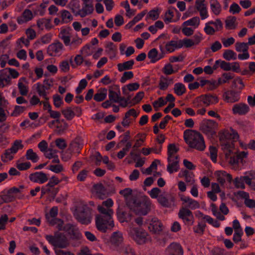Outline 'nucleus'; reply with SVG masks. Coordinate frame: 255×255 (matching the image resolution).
<instances>
[{"label":"nucleus","instance_id":"40","mask_svg":"<svg viewBox=\"0 0 255 255\" xmlns=\"http://www.w3.org/2000/svg\"><path fill=\"white\" fill-rule=\"evenodd\" d=\"M25 157L27 160H30L34 163L36 162L39 160V157L32 149H29L27 150Z\"/></svg>","mask_w":255,"mask_h":255},{"label":"nucleus","instance_id":"48","mask_svg":"<svg viewBox=\"0 0 255 255\" xmlns=\"http://www.w3.org/2000/svg\"><path fill=\"white\" fill-rule=\"evenodd\" d=\"M158 55L157 50L154 48L149 51L147 54V56L149 59H150V62L151 63H155L158 59H157V56Z\"/></svg>","mask_w":255,"mask_h":255},{"label":"nucleus","instance_id":"51","mask_svg":"<svg viewBox=\"0 0 255 255\" xmlns=\"http://www.w3.org/2000/svg\"><path fill=\"white\" fill-rule=\"evenodd\" d=\"M225 171H217L215 172V175L217 177V180L221 185H223L225 183Z\"/></svg>","mask_w":255,"mask_h":255},{"label":"nucleus","instance_id":"49","mask_svg":"<svg viewBox=\"0 0 255 255\" xmlns=\"http://www.w3.org/2000/svg\"><path fill=\"white\" fill-rule=\"evenodd\" d=\"M248 43L245 42H237L235 45L236 50L238 52H247L248 50Z\"/></svg>","mask_w":255,"mask_h":255},{"label":"nucleus","instance_id":"35","mask_svg":"<svg viewBox=\"0 0 255 255\" xmlns=\"http://www.w3.org/2000/svg\"><path fill=\"white\" fill-rule=\"evenodd\" d=\"M61 16L62 23H67L73 20V16L70 12L67 10H62L61 11Z\"/></svg>","mask_w":255,"mask_h":255},{"label":"nucleus","instance_id":"2","mask_svg":"<svg viewBox=\"0 0 255 255\" xmlns=\"http://www.w3.org/2000/svg\"><path fill=\"white\" fill-rule=\"evenodd\" d=\"M184 139L191 148L203 151L206 145L203 135L198 131L187 129L184 131Z\"/></svg>","mask_w":255,"mask_h":255},{"label":"nucleus","instance_id":"32","mask_svg":"<svg viewBox=\"0 0 255 255\" xmlns=\"http://www.w3.org/2000/svg\"><path fill=\"white\" fill-rule=\"evenodd\" d=\"M245 87V85L243 82L242 79L241 78H237L235 79L231 86V90H238L241 92V90L243 89Z\"/></svg>","mask_w":255,"mask_h":255},{"label":"nucleus","instance_id":"64","mask_svg":"<svg viewBox=\"0 0 255 255\" xmlns=\"http://www.w3.org/2000/svg\"><path fill=\"white\" fill-rule=\"evenodd\" d=\"M123 253L124 255H136L134 250L129 245L124 248Z\"/></svg>","mask_w":255,"mask_h":255},{"label":"nucleus","instance_id":"11","mask_svg":"<svg viewBox=\"0 0 255 255\" xmlns=\"http://www.w3.org/2000/svg\"><path fill=\"white\" fill-rule=\"evenodd\" d=\"M63 231L67 233L70 239L72 240H79L82 237L78 228L72 224H66L63 227Z\"/></svg>","mask_w":255,"mask_h":255},{"label":"nucleus","instance_id":"56","mask_svg":"<svg viewBox=\"0 0 255 255\" xmlns=\"http://www.w3.org/2000/svg\"><path fill=\"white\" fill-rule=\"evenodd\" d=\"M210 158L213 162L216 163L217 162V148L213 146H210L209 147Z\"/></svg>","mask_w":255,"mask_h":255},{"label":"nucleus","instance_id":"54","mask_svg":"<svg viewBox=\"0 0 255 255\" xmlns=\"http://www.w3.org/2000/svg\"><path fill=\"white\" fill-rule=\"evenodd\" d=\"M206 225L205 222H199L197 227L193 228L194 231L201 235H203Z\"/></svg>","mask_w":255,"mask_h":255},{"label":"nucleus","instance_id":"20","mask_svg":"<svg viewBox=\"0 0 255 255\" xmlns=\"http://www.w3.org/2000/svg\"><path fill=\"white\" fill-rule=\"evenodd\" d=\"M33 18V15L31 11L29 9H25L22 15L17 18V21L18 24H21L31 20Z\"/></svg>","mask_w":255,"mask_h":255},{"label":"nucleus","instance_id":"14","mask_svg":"<svg viewBox=\"0 0 255 255\" xmlns=\"http://www.w3.org/2000/svg\"><path fill=\"white\" fill-rule=\"evenodd\" d=\"M241 92L238 90H230L225 92L223 95V100L228 103H235L240 100Z\"/></svg>","mask_w":255,"mask_h":255},{"label":"nucleus","instance_id":"52","mask_svg":"<svg viewBox=\"0 0 255 255\" xmlns=\"http://www.w3.org/2000/svg\"><path fill=\"white\" fill-rule=\"evenodd\" d=\"M177 71L178 69L174 70L172 65L170 63L166 64L162 69L163 72L167 75H171L173 73L177 72Z\"/></svg>","mask_w":255,"mask_h":255},{"label":"nucleus","instance_id":"24","mask_svg":"<svg viewBox=\"0 0 255 255\" xmlns=\"http://www.w3.org/2000/svg\"><path fill=\"white\" fill-rule=\"evenodd\" d=\"M181 200L184 202L188 203V205L185 207L187 209L190 208L192 210H194L200 207L199 202L190 198L189 197H182L181 198Z\"/></svg>","mask_w":255,"mask_h":255},{"label":"nucleus","instance_id":"18","mask_svg":"<svg viewBox=\"0 0 255 255\" xmlns=\"http://www.w3.org/2000/svg\"><path fill=\"white\" fill-rule=\"evenodd\" d=\"M249 107L246 104L239 103L235 104L232 108L234 114H239L240 115H245L249 111Z\"/></svg>","mask_w":255,"mask_h":255},{"label":"nucleus","instance_id":"19","mask_svg":"<svg viewBox=\"0 0 255 255\" xmlns=\"http://www.w3.org/2000/svg\"><path fill=\"white\" fill-rule=\"evenodd\" d=\"M200 99L207 106H209L210 104L218 103L219 102L217 96L211 94L202 95L200 96Z\"/></svg>","mask_w":255,"mask_h":255},{"label":"nucleus","instance_id":"50","mask_svg":"<svg viewBox=\"0 0 255 255\" xmlns=\"http://www.w3.org/2000/svg\"><path fill=\"white\" fill-rule=\"evenodd\" d=\"M61 181V180H59L56 176H53L49 179L48 183L46 185V187H55V186L60 183Z\"/></svg>","mask_w":255,"mask_h":255},{"label":"nucleus","instance_id":"59","mask_svg":"<svg viewBox=\"0 0 255 255\" xmlns=\"http://www.w3.org/2000/svg\"><path fill=\"white\" fill-rule=\"evenodd\" d=\"M133 77V73L132 71L125 72L120 79V82L124 83L127 80L131 79Z\"/></svg>","mask_w":255,"mask_h":255},{"label":"nucleus","instance_id":"13","mask_svg":"<svg viewBox=\"0 0 255 255\" xmlns=\"http://www.w3.org/2000/svg\"><path fill=\"white\" fill-rule=\"evenodd\" d=\"M231 129L232 132H230L228 130H225L219 132L220 141L231 140V139L236 140L239 139V135L238 132L232 128Z\"/></svg>","mask_w":255,"mask_h":255},{"label":"nucleus","instance_id":"26","mask_svg":"<svg viewBox=\"0 0 255 255\" xmlns=\"http://www.w3.org/2000/svg\"><path fill=\"white\" fill-rule=\"evenodd\" d=\"M121 93L117 94V92L113 90H109V98L110 101L114 103H119L125 99L124 97H121Z\"/></svg>","mask_w":255,"mask_h":255},{"label":"nucleus","instance_id":"61","mask_svg":"<svg viewBox=\"0 0 255 255\" xmlns=\"http://www.w3.org/2000/svg\"><path fill=\"white\" fill-rule=\"evenodd\" d=\"M46 104L48 105V112L50 114V117L53 119L59 118L61 116L60 112L52 110L51 106L49 103H46Z\"/></svg>","mask_w":255,"mask_h":255},{"label":"nucleus","instance_id":"1","mask_svg":"<svg viewBox=\"0 0 255 255\" xmlns=\"http://www.w3.org/2000/svg\"><path fill=\"white\" fill-rule=\"evenodd\" d=\"M126 205L137 215H146L150 210V202L146 197H132L127 200Z\"/></svg>","mask_w":255,"mask_h":255},{"label":"nucleus","instance_id":"55","mask_svg":"<svg viewBox=\"0 0 255 255\" xmlns=\"http://www.w3.org/2000/svg\"><path fill=\"white\" fill-rule=\"evenodd\" d=\"M244 181H245V180L243 179V176H241L240 178L236 177L234 181L235 187L237 188L245 189V185Z\"/></svg>","mask_w":255,"mask_h":255},{"label":"nucleus","instance_id":"34","mask_svg":"<svg viewBox=\"0 0 255 255\" xmlns=\"http://www.w3.org/2000/svg\"><path fill=\"white\" fill-rule=\"evenodd\" d=\"M236 17L234 16H229L227 17L225 20V27L227 29H234L236 28L235 22Z\"/></svg>","mask_w":255,"mask_h":255},{"label":"nucleus","instance_id":"28","mask_svg":"<svg viewBox=\"0 0 255 255\" xmlns=\"http://www.w3.org/2000/svg\"><path fill=\"white\" fill-rule=\"evenodd\" d=\"M134 63V61L132 59L122 63H119L117 65L118 69L120 72L132 69Z\"/></svg>","mask_w":255,"mask_h":255},{"label":"nucleus","instance_id":"43","mask_svg":"<svg viewBox=\"0 0 255 255\" xmlns=\"http://www.w3.org/2000/svg\"><path fill=\"white\" fill-rule=\"evenodd\" d=\"M223 57L228 61H230L231 59L236 60L237 59V54L233 50L228 49L224 51Z\"/></svg>","mask_w":255,"mask_h":255},{"label":"nucleus","instance_id":"17","mask_svg":"<svg viewBox=\"0 0 255 255\" xmlns=\"http://www.w3.org/2000/svg\"><path fill=\"white\" fill-rule=\"evenodd\" d=\"M148 228L152 234H159L163 230V225L157 218H154L152 219Z\"/></svg>","mask_w":255,"mask_h":255},{"label":"nucleus","instance_id":"4","mask_svg":"<svg viewBox=\"0 0 255 255\" xmlns=\"http://www.w3.org/2000/svg\"><path fill=\"white\" fill-rule=\"evenodd\" d=\"M92 209L87 205L80 207L77 212L76 219L83 225H88L91 222Z\"/></svg>","mask_w":255,"mask_h":255},{"label":"nucleus","instance_id":"29","mask_svg":"<svg viewBox=\"0 0 255 255\" xmlns=\"http://www.w3.org/2000/svg\"><path fill=\"white\" fill-rule=\"evenodd\" d=\"M98 210L101 215H98L97 216H101L102 217H108L109 219L111 218L114 214V211L111 209L105 208L103 206H98Z\"/></svg>","mask_w":255,"mask_h":255},{"label":"nucleus","instance_id":"62","mask_svg":"<svg viewBox=\"0 0 255 255\" xmlns=\"http://www.w3.org/2000/svg\"><path fill=\"white\" fill-rule=\"evenodd\" d=\"M25 110V108L24 107L20 106H15L13 111L12 113L11 114V116H17L20 114L22 113L24 110Z\"/></svg>","mask_w":255,"mask_h":255},{"label":"nucleus","instance_id":"47","mask_svg":"<svg viewBox=\"0 0 255 255\" xmlns=\"http://www.w3.org/2000/svg\"><path fill=\"white\" fill-rule=\"evenodd\" d=\"M200 24V19L198 16L194 17L183 22V25L184 26H198Z\"/></svg>","mask_w":255,"mask_h":255},{"label":"nucleus","instance_id":"23","mask_svg":"<svg viewBox=\"0 0 255 255\" xmlns=\"http://www.w3.org/2000/svg\"><path fill=\"white\" fill-rule=\"evenodd\" d=\"M71 30L70 27L66 28H62L58 35L59 37L63 41L64 43L66 46L69 45L70 43L69 31Z\"/></svg>","mask_w":255,"mask_h":255},{"label":"nucleus","instance_id":"60","mask_svg":"<svg viewBox=\"0 0 255 255\" xmlns=\"http://www.w3.org/2000/svg\"><path fill=\"white\" fill-rule=\"evenodd\" d=\"M182 176L185 177V181L187 182L194 181L193 179L194 174L193 172H189L188 170H185L182 172Z\"/></svg>","mask_w":255,"mask_h":255},{"label":"nucleus","instance_id":"5","mask_svg":"<svg viewBox=\"0 0 255 255\" xmlns=\"http://www.w3.org/2000/svg\"><path fill=\"white\" fill-rule=\"evenodd\" d=\"M217 127L218 124L215 121L204 119L200 123L199 129L209 138H212L216 134L215 129Z\"/></svg>","mask_w":255,"mask_h":255},{"label":"nucleus","instance_id":"37","mask_svg":"<svg viewBox=\"0 0 255 255\" xmlns=\"http://www.w3.org/2000/svg\"><path fill=\"white\" fill-rule=\"evenodd\" d=\"M111 243L119 245L123 241V236L119 232H114L110 238Z\"/></svg>","mask_w":255,"mask_h":255},{"label":"nucleus","instance_id":"53","mask_svg":"<svg viewBox=\"0 0 255 255\" xmlns=\"http://www.w3.org/2000/svg\"><path fill=\"white\" fill-rule=\"evenodd\" d=\"M157 200L160 204L163 207H168L170 206V203L169 202L167 197L163 195H160Z\"/></svg>","mask_w":255,"mask_h":255},{"label":"nucleus","instance_id":"16","mask_svg":"<svg viewBox=\"0 0 255 255\" xmlns=\"http://www.w3.org/2000/svg\"><path fill=\"white\" fill-rule=\"evenodd\" d=\"M29 178L33 182L40 184H43L48 180L47 174L41 171L31 173L29 176Z\"/></svg>","mask_w":255,"mask_h":255},{"label":"nucleus","instance_id":"33","mask_svg":"<svg viewBox=\"0 0 255 255\" xmlns=\"http://www.w3.org/2000/svg\"><path fill=\"white\" fill-rule=\"evenodd\" d=\"M55 119L56 120H54L55 123H57L58 124H60V123H63V125H61L60 126L57 125L56 126L57 128L58 129L57 130V133L59 134H61L68 128V125L64 119L60 120L59 118Z\"/></svg>","mask_w":255,"mask_h":255},{"label":"nucleus","instance_id":"63","mask_svg":"<svg viewBox=\"0 0 255 255\" xmlns=\"http://www.w3.org/2000/svg\"><path fill=\"white\" fill-rule=\"evenodd\" d=\"M56 145L60 149H64L67 147L66 141L63 138H57L55 140Z\"/></svg>","mask_w":255,"mask_h":255},{"label":"nucleus","instance_id":"6","mask_svg":"<svg viewBox=\"0 0 255 255\" xmlns=\"http://www.w3.org/2000/svg\"><path fill=\"white\" fill-rule=\"evenodd\" d=\"M96 225L98 230L106 233L108 230H112L114 227V223L112 217L109 219L108 217L96 216Z\"/></svg>","mask_w":255,"mask_h":255},{"label":"nucleus","instance_id":"38","mask_svg":"<svg viewBox=\"0 0 255 255\" xmlns=\"http://www.w3.org/2000/svg\"><path fill=\"white\" fill-rule=\"evenodd\" d=\"M174 91L178 96H181L186 93V89L184 84L181 83H177L174 85Z\"/></svg>","mask_w":255,"mask_h":255},{"label":"nucleus","instance_id":"25","mask_svg":"<svg viewBox=\"0 0 255 255\" xmlns=\"http://www.w3.org/2000/svg\"><path fill=\"white\" fill-rule=\"evenodd\" d=\"M245 183L252 189L255 190V172L251 171L249 175L243 176Z\"/></svg>","mask_w":255,"mask_h":255},{"label":"nucleus","instance_id":"21","mask_svg":"<svg viewBox=\"0 0 255 255\" xmlns=\"http://www.w3.org/2000/svg\"><path fill=\"white\" fill-rule=\"evenodd\" d=\"M63 48L62 43L59 41L49 45L47 48V53L50 56H53V53H57Z\"/></svg>","mask_w":255,"mask_h":255},{"label":"nucleus","instance_id":"44","mask_svg":"<svg viewBox=\"0 0 255 255\" xmlns=\"http://www.w3.org/2000/svg\"><path fill=\"white\" fill-rule=\"evenodd\" d=\"M220 143L223 149L228 150L229 153H226V156H227L231 152V149L234 147L233 142L231 140H226L220 141Z\"/></svg>","mask_w":255,"mask_h":255},{"label":"nucleus","instance_id":"46","mask_svg":"<svg viewBox=\"0 0 255 255\" xmlns=\"http://www.w3.org/2000/svg\"><path fill=\"white\" fill-rule=\"evenodd\" d=\"M23 147V145L22 144V140H16L14 141L10 149L13 152V154H15L19 149H21Z\"/></svg>","mask_w":255,"mask_h":255},{"label":"nucleus","instance_id":"42","mask_svg":"<svg viewBox=\"0 0 255 255\" xmlns=\"http://www.w3.org/2000/svg\"><path fill=\"white\" fill-rule=\"evenodd\" d=\"M226 83V80H222L221 78H218L217 83L214 80H210V82L208 83L209 84H210V86L208 88V90L210 91L216 89L220 85Z\"/></svg>","mask_w":255,"mask_h":255},{"label":"nucleus","instance_id":"12","mask_svg":"<svg viewBox=\"0 0 255 255\" xmlns=\"http://www.w3.org/2000/svg\"><path fill=\"white\" fill-rule=\"evenodd\" d=\"M184 251L181 245L178 243H171L165 249V255H183Z\"/></svg>","mask_w":255,"mask_h":255},{"label":"nucleus","instance_id":"36","mask_svg":"<svg viewBox=\"0 0 255 255\" xmlns=\"http://www.w3.org/2000/svg\"><path fill=\"white\" fill-rule=\"evenodd\" d=\"M146 14L145 11H143L137 14L132 20L129 21L126 25V28H130L133 25H134L137 22L141 20L142 17Z\"/></svg>","mask_w":255,"mask_h":255},{"label":"nucleus","instance_id":"8","mask_svg":"<svg viewBox=\"0 0 255 255\" xmlns=\"http://www.w3.org/2000/svg\"><path fill=\"white\" fill-rule=\"evenodd\" d=\"M107 186L109 187V189L102 183H98L94 185L93 187L99 198L104 199L109 195L110 193L115 192V187L113 184L108 185Z\"/></svg>","mask_w":255,"mask_h":255},{"label":"nucleus","instance_id":"3","mask_svg":"<svg viewBox=\"0 0 255 255\" xmlns=\"http://www.w3.org/2000/svg\"><path fill=\"white\" fill-rule=\"evenodd\" d=\"M45 239L54 247V251L59 249H65L69 246L68 238L64 233L56 232L54 235H46Z\"/></svg>","mask_w":255,"mask_h":255},{"label":"nucleus","instance_id":"22","mask_svg":"<svg viewBox=\"0 0 255 255\" xmlns=\"http://www.w3.org/2000/svg\"><path fill=\"white\" fill-rule=\"evenodd\" d=\"M80 138H76L70 144L68 150L72 153H79L82 148V144L80 142Z\"/></svg>","mask_w":255,"mask_h":255},{"label":"nucleus","instance_id":"58","mask_svg":"<svg viewBox=\"0 0 255 255\" xmlns=\"http://www.w3.org/2000/svg\"><path fill=\"white\" fill-rule=\"evenodd\" d=\"M53 104L56 108H59L63 104L62 98L58 94L53 96Z\"/></svg>","mask_w":255,"mask_h":255},{"label":"nucleus","instance_id":"27","mask_svg":"<svg viewBox=\"0 0 255 255\" xmlns=\"http://www.w3.org/2000/svg\"><path fill=\"white\" fill-rule=\"evenodd\" d=\"M107 90L104 88H101L98 91V92L94 96V100L96 102H102L107 97Z\"/></svg>","mask_w":255,"mask_h":255},{"label":"nucleus","instance_id":"31","mask_svg":"<svg viewBox=\"0 0 255 255\" xmlns=\"http://www.w3.org/2000/svg\"><path fill=\"white\" fill-rule=\"evenodd\" d=\"M210 7L215 15H219L221 11V5L217 0H210Z\"/></svg>","mask_w":255,"mask_h":255},{"label":"nucleus","instance_id":"45","mask_svg":"<svg viewBox=\"0 0 255 255\" xmlns=\"http://www.w3.org/2000/svg\"><path fill=\"white\" fill-rule=\"evenodd\" d=\"M179 150V148L176 147L174 143L169 144L167 147L168 157L174 158L175 155H174V154L178 152Z\"/></svg>","mask_w":255,"mask_h":255},{"label":"nucleus","instance_id":"41","mask_svg":"<svg viewBox=\"0 0 255 255\" xmlns=\"http://www.w3.org/2000/svg\"><path fill=\"white\" fill-rule=\"evenodd\" d=\"M61 113L64 117L68 121L71 120L76 115L75 112L70 107H67L66 109L62 110Z\"/></svg>","mask_w":255,"mask_h":255},{"label":"nucleus","instance_id":"57","mask_svg":"<svg viewBox=\"0 0 255 255\" xmlns=\"http://www.w3.org/2000/svg\"><path fill=\"white\" fill-rule=\"evenodd\" d=\"M18 161L16 163V167L17 168L20 170H26L30 168L31 164L30 162H26L23 163H18Z\"/></svg>","mask_w":255,"mask_h":255},{"label":"nucleus","instance_id":"9","mask_svg":"<svg viewBox=\"0 0 255 255\" xmlns=\"http://www.w3.org/2000/svg\"><path fill=\"white\" fill-rule=\"evenodd\" d=\"M178 217L181 219L185 225L191 226L194 222V218L192 212L186 208L182 207L179 212Z\"/></svg>","mask_w":255,"mask_h":255},{"label":"nucleus","instance_id":"30","mask_svg":"<svg viewBox=\"0 0 255 255\" xmlns=\"http://www.w3.org/2000/svg\"><path fill=\"white\" fill-rule=\"evenodd\" d=\"M116 215L119 221L122 223L127 222V213L122 207L119 206L116 211Z\"/></svg>","mask_w":255,"mask_h":255},{"label":"nucleus","instance_id":"15","mask_svg":"<svg viewBox=\"0 0 255 255\" xmlns=\"http://www.w3.org/2000/svg\"><path fill=\"white\" fill-rule=\"evenodd\" d=\"M167 162L168 163L167 166V170L170 173L172 174L174 172H177L179 169V156L176 155L174 158L172 157H167Z\"/></svg>","mask_w":255,"mask_h":255},{"label":"nucleus","instance_id":"39","mask_svg":"<svg viewBox=\"0 0 255 255\" xmlns=\"http://www.w3.org/2000/svg\"><path fill=\"white\" fill-rule=\"evenodd\" d=\"M21 81L26 82V78L22 77L19 80L18 83V88L19 90L20 94L22 96H26L28 93V88L24 85Z\"/></svg>","mask_w":255,"mask_h":255},{"label":"nucleus","instance_id":"10","mask_svg":"<svg viewBox=\"0 0 255 255\" xmlns=\"http://www.w3.org/2000/svg\"><path fill=\"white\" fill-rule=\"evenodd\" d=\"M133 239L139 245L145 243L147 233L141 229L134 228L131 232Z\"/></svg>","mask_w":255,"mask_h":255},{"label":"nucleus","instance_id":"7","mask_svg":"<svg viewBox=\"0 0 255 255\" xmlns=\"http://www.w3.org/2000/svg\"><path fill=\"white\" fill-rule=\"evenodd\" d=\"M20 192L19 189L16 187L9 188L6 191H3L0 193V202L2 204L4 203H8L14 201L16 199L14 194Z\"/></svg>","mask_w":255,"mask_h":255}]
</instances>
